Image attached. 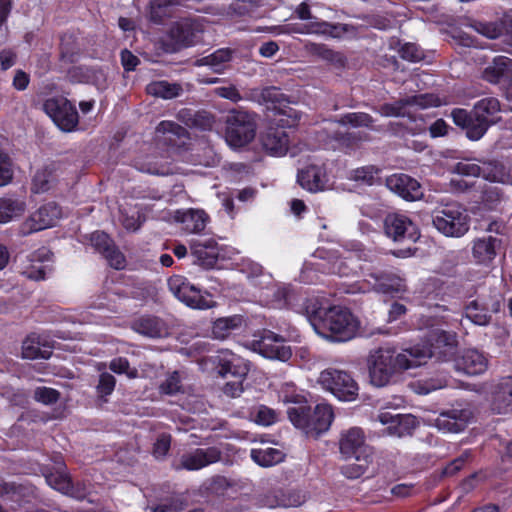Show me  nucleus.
Here are the masks:
<instances>
[{"label":"nucleus","mask_w":512,"mask_h":512,"mask_svg":"<svg viewBox=\"0 0 512 512\" xmlns=\"http://www.w3.org/2000/svg\"><path fill=\"white\" fill-rule=\"evenodd\" d=\"M429 345H414L395 354L391 348L380 347L372 350L367 358L369 379L376 387L386 386L399 370H407L424 364L432 356L441 357L446 349L455 345V335L439 328L428 335Z\"/></svg>","instance_id":"nucleus-1"},{"label":"nucleus","mask_w":512,"mask_h":512,"mask_svg":"<svg viewBox=\"0 0 512 512\" xmlns=\"http://www.w3.org/2000/svg\"><path fill=\"white\" fill-rule=\"evenodd\" d=\"M280 397L284 403L298 404L288 408L287 414L291 423L305 434L317 437L329 429L334 417L331 405L318 404L312 412L310 407L303 404L304 397L296 393L292 384H286L281 389Z\"/></svg>","instance_id":"nucleus-2"},{"label":"nucleus","mask_w":512,"mask_h":512,"mask_svg":"<svg viewBox=\"0 0 512 512\" xmlns=\"http://www.w3.org/2000/svg\"><path fill=\"white\" fill-rule=\"evenodd\" d=\"M360 321L348 309L332 306L320 322H315L314 331L323 339L331 342H346L357 336Z\"/></svg>","instance_id":"nucleus-3"},{"label":"nucleus","mask_w":512,"mask_h":512,"mask_svg":"<svg viewBox=\"0 0 512 512\" xmlns=\"http://www.w3.org/2000/svg\"><path fill=\"white\" fill-rule=\"evenodd\" d=\"M434 227L444 236L460 238L470 228V217L467 210L458 203H447L433 212Z\"/></svg>","instance_id":"nucleus-4"},{"label":"nucleus","mask_w":512,"mask_h":512,"mask_svg":"<svg viewBox=\"0 0 512 512\" xmlns=\"http://www.w3.org/2000/svg\"><path fill=\"white\" fill-rule=\"evenodd\" d=\"M442 104L445 102L433 94H419L385 103L379 107L378 112L384 117H408L415 121L417 111Z\"/></svg>","instance_id":"nucleus-5"},{"label":"nucleus","mask_w":512,"mask_h":512,"mask_svg":"<svg viewBox=\"0 0 512 512\" xmlns=\"http://www.w3.org/2000/svg\"><path fill=\"white\" fill-rule=\"evenodd\" d=\"M318 383L340 401L351 402L358 396L357 382L350 373L344 370L327 368L320 373Z\"/></svg>","instance_id":"nucleus-6"},{"label":"nucleus","mask_w":512,"mask_h":512,"mask_svg":"<svg viewBox=\"0 0 512 512\" xmlns=\"http://www.w3.org/2000/svg\"><path fill=\"white\" fill-rule=\"evenodd\" d=\"M274 297L276 307H290L298 312L305 313L313 328L315 322H320L325 312L331 307L323 298L312 297L306 299L300 308H296L295 301L298 299V295L286 286L277 287L274 291Z\"/></svg>","instance_id":"nucleus-7"},{"label":"nucleus","mask_w":512,"mask_h":512,"mask_svg":"<svg viewBox=\"0 0 512 512\" xmlns=\"http://www.w3.org/2000/svg\"><path fill=\"white\" fill-rule=\"evenodd\" d=\"M453 171L461 176H482L485 180L491 182L512 185V166L506 168L503 164L498 162H482L479 164L474 160H463L454 166Z\"/></svg>","instance_id":"nucleus-8"},{"label":"nucleus","mask_w":512,"mask_h":512,"mask_svg":"<svg viewBox=\"0 0 512 512\" xmlns=\"http://www.w3.org/2000/svg\"><path fill=\"white\" fill-rule=\"evenodd\" d=\"M256 135V122L252 114L234 111L227 118L225 140L227 144L238 149L249 144Z\"/></svg>","instance_id":"nucleus-9"},{"label":"nucleus","mask_w":512,"mask_h":512,"mask_svg":"<svg viewBox=\"0 0 512 512\" xmlns=\"http://www.w3.org/2000/svg\"><path fill=\"white\" fill-rule=\"evenodd\" d=\"M168 286L178 300L191 308L205 310L215 305L208 293L202 292L183 276L174 275L170 277Z\"/></svg>","instance_id":"nucleus-10"},{"label":"nucleus","mask_w":512,"mask_h":512,"mask_svg":"<svg viewBox=\"0 0 512 512\" xmlns=\"http://www.w3.org/2000/svg\"><path fill=\"white\" fill-rule=\"evenodd\" d=\"M43 110L64 132H71L78 125V112L75 106L64 97L48 98L43 104Z\"/></svg>","instance_id":"nucleus-11"},{"label":"nucleus","mask_w":512,"mask_h":512,"mask_svg":"<svg viewBox=\"0 0 512 512\" xmlns=\"http://www.w3.org/2000/svg\"><path fill=\"white\" fill-rule=\"evenodd\" d=\"M339 451L343 459H355L358 462H367L372 454L371 448L365 442L363 430L358 427H351L341 432Z\"/></svg>","instance_id":"nucleus-12"},{"label":"nucleus","mask_w":512,"mask_h":512,"mask_svg":"<svg viewBox=\"0 0 512 512\" xmlns=\"http://www.w3.org/2000/svg\"><path fill=\"white\" fill-rule=\"evenodd\" d=\"M500 111V103L496 98L488 97L479 100L473 108L476 126L469 129V139L479 140L488 127L495 122L494 116Z\"/></svg>","instance_id":"nucleus-13"},{"label":"nucleus","mask_w":512,"mask_h":512,"mask_svg":"<svg viewBox=\"0 0 512 512\" xmlns=\"http://www.w3.org/2000/svg\"><path fill=\"white\" fill-rule=\"evenodd\" d=\"M62 216L60 207L55 203H47L32 213L21 225V232L28 235L57 224Z\"/></svg>","instance_id":"nucleus-14"},{"label":"nucleus","mask_w":512,"mask_h":512,"mask_svg":"<svg viewBox=\"0 0 512 512\" xmlns=\"http://www.w3.org/2000/svg\"><path fill=\"white\" fill-rule=\"evenodd\" d=\"M253 349L268 359L288 361L292 356L290 346L285 345L284 339L271 331H265L259 340L254 341Z\"/></svg>","instance_id":"nucleus-15"},{"label":"nucleus","mask_w":512,"mask_h":512,"mask_svg":"<svg viewBox=\"0 0 512 512\" xmlns=\"http://www.w3.org/2000/svg\"><path fill=\"white\" fill-rule=\"evenodd\" d=\"M385 233L394 241L409 239L416 241L419 238L417 226L405 215L389 214L384 221Z\"/></svg>","instance_id":"nucleus-16"},{"label":"nucleus","mask_w":512,"mask_h":512,"mask_svg":"<svg viewBox=\"0 0 512 512\" xmlns=\"http://www.w3.org/2000/svg\"><path fill=\"white\" fill-rule=\"evenodd\" d=\"M218 373L222 377L228 375L235 379H244L250 370V362L241 356L229 351L222 350L216 356Z\"/></svg>","instance_id":"nucleus-17"},{"label":"nucleus","mask_w":512,"mask_h":512,"mask_svg":"<svg viewBox=\"0 0 512 512\" xmlns=\"http://www.w3.org/2000/svg\"><path fill=\"white\" fill-rule=\"evenodd\" d=\"M367 284L359 288L361 292H367L370 289L377 292L396 296L406 291V285L402 278L392 274L371 273L369 279L365 280Z\"/></svg>","instance_id":"nucleus-18"},{"label":"nucleus","mask_w":512,"mask_h":512,"mask_svg":"<svg viewBox=\"0 0 512 512\" xmlns=\"http://www.w3.org/2000/svg\"><path fill=\"white\" fill-rule=\"evenodd\" d=\"M381 424L387 426L386 432L391 436L403 437L411 434L416 427V418L410 414H399L391 411H381L378 414Z\"/></svg>","instance_id":"nucleus-19"},{"label":"nucleus","mask_w":512,"mask_h":512,"mask_svg":"<svg viewBox=\"0 0 512 512\" xmlns=\"http://www.w3.org/2000/svg\"><path fill=\"white\" fill-rule=\"evenodd\" d=\"M298 182L310 192L326 190L330 187V178L325 164H310L298 172Z\"/></svg>","instance_id":"nucleus-20"},{"label":"nucleus","mask_w":512,"mask_h":512,"mask_svg":"<svg viewBox=\"0 0 512 512\" xmlns=\"http://www.w3.org/2000/svg\"><path fill=\"white\" fill-rule=\"evenodd\" d=\"M172 218L181 226V230L188 234L201 233L209 222V216L204 210L194 208L176 210Z\"/></svg>","instance_id":"nucleus-21"},{"label":"nucleus","mask_w":512,"mask_h":512,"mask_svg":"<svg viewBox=\"0 0 512 512\" xmlns=\"http://www.w3.org/2000/svg\"><path fill=\"white\" fill-rule=\"evenodd\" d=\"M221 455L217 447L197 448L181 456L179 468L199 470L220 461Z\"/></svg>","instance_id":"nucleus-22"},{"label":"nucleus","mask_w":512,"mask_h":512,"mask_svg":"<svg viewBox=\"0 0 512 512\" xmlns=\"http://www.w3.org/2000/svg\"><path fill=\"white\" fill-rule=\"evenodd\" d=\"M52 253L46 247H41L28 256V265L23 274L32 280H43L52 271Z\"/></svg>","instance_id":"nucleus-23"},{"label":"nucleus","mask_w":512,"mask_h":512,"mask_svg":"<svg viewBox=\"0 0 512 512\" xmlns=\"http://www.w3.org/2000/svg\"><path fill=\"white\" fill-rule=\"evenodd\" d=\"M386 185L392 192L409 201L418 200L423 195L420 183L406 174L389 176L386 179Z\"/></svg>","instance_id":"nucleus-24"},{"label":"nucleus","mask_w":512,"mask_h":512,"mask_svg":"<svg viewBox=\"0 0 512 512\" xmlns=\"http://www.w3.org/2000/svg\"><path fill=\"white\" fill-rule=\"evenodd\" d=\"M455 368L467 375H480L488 368V358L476 349H468L456 359Z\"/></svg>","instance_id":"nucleus-25"},{"label":"nucleus","mask_w":512,"mask_h":512,"mask_svg":"<svg viewBox=\"0 0 512 512\" xmlns=\"http://www.w3.org/2000/svg\"><path fill=\"white\" fill-rule=\"evenodd\" d=\"M90 241L95 249L104 255L110 266L115 269H122L124 267L125 259L123 254L115 248L112 240L106 233L96 231L91 234Z\"/></svg>","instance_id":"nucleus-26"},{"label":"nucleus","mask_w":512,"mask_h":512,"mask_svg":"<svg viewBox=\"0 0 512 512\" xmlns=\"http://www.w3.org/2000/svg\"><path fill=\"white\" fill-rule=\"evenodd\" d=\"M501 241L493 236H483L472 241L471 253L479 265L488 266L496 257Z\"/></svg>","instance_id":"nucleus-27"},{"label":"nucleus","mask_w":512,"mask_h":512,"mask_svg":"<svg viewBox=\"0 0 512 512\" xmlns=\"http://www.w3.org/2000/svg\"><path fill=\"white\" fill-rule=\"evenodd\" d=\"M490 403L496 413H506L512 409V379L502 378L492 385Z\"/></svg>","instance_id":"nucleus-28"},{"label":"nucleus","mask_w":512,"mask_h":512,"mask_svg":"<svg viewBox=\"0 0 512 512\" xmlns=\"http://www.w3.org/2000/svg\"><path fill=\"white\" fill-rule=\"evenodd\" d=\"M260 140L263 148L273 156H284L288 151L289 137L283 128L269 127Z\"/></svg>","instance_id":"nucleus-29"},{"label":"nucleus","mask_w":512,"mask_h":512,"mask_svg":"<svg viewBox=\"0 0 512 512\" xmlns=\"http://www.w3.org/2000/svg\"><path fill=\"white\" fill-rule=\"evenodd\" d=\"M132 329L150 338H163L169 333L165 323L152 316H142L136 319L132 324Z\"/></svg>","instance_id":"nucleus-30"},{"label":"nucleus","mask_w":512,"mask_h":512,"mask_svg":"<svg viewBox=\"0 0 512 512\" xmlns=\"http://www.w3.org/2000/svg\"><path fill=\"white\" fill-rule=\"evenodd\" d=\"M59 177V168L50 163L38 169L33 177L31 189L34 193H44L50 190Z\"/></svg>","instance_id":"nucleus-31"},{"label":"nucleus","mask_w":512,"mask_h":512,"mask_svg":"<svg viewBox=\"0 0 512 512\" xmlns=\"http://www.w3.org/2000/svg\"><path fill=\"white\" fill-rule=\"evenodd\" d=\"M199 32L198 25L185 21L173 27L170 35L175 45L180 48L193 46L200 41Z\"/></svg>","instance_id":"nucleus-32"},{"label":"nucleus","mask_w":512,"mask_h":512,"mask_svg":"<svg viewBox=\"0 0 512 512\" xmlns=\"http://www.w3.org/2000/svg\"><path fill=\"white\" fill-rule=\"evenodd\" d=\"M44 476L48 485L53 489L63 494L73 495L71 480L66 473L64 463L61 461H56L54 471H45Z\"/></svg>","instance_id":"nucleus-33"},{"label":"nucleus","mask_w":512,"mask_h":512,"mask_svg":"<svg viewBox=\"0 0 512 512\" xmlns=\"http://www.w3.org/2000/svg\"><path fill=\"white\" fill-rule=\"evenodd\" d=\"M51 346L48 345L41 336L36 334L29 335L22 345V356L26 359L43 358L48 359L51 356Z\"/></svg>","instance_id":"nucleus-34"},{"label":"nucleus","mask_w":512,"mask_h":512,"mask_svg":"<svg viewBox=\"0 0 512 512\" xmlns=\"http://www.w3.org/2000/svg\"><path fill=\"white\" fill-rule=\"evenodd\" d=\"M233 58V51L222 48L195 61L196 66H208L215 73H223Z\"/></svg>","instance_id":"nucleus-35"},{"label":"nucleus","mask_w":512,"mask_h":512,"mask_svg":"<svg viewBox=\"0 0 512 512\" xmlns=\"http://www.w3.org/2000/svg\"><path fill=\"white\" fill-rule=\"evenodd\" d=\"M243 318L240 315L222 317L216 319L211 328V336L217 340H225L230 337L234 331L242 327Z\"/></svg>","instance_id":"nucleus-36"},{"label":"nucleus","mask_w":512,"mask_h":512,"mask_svg":"<svg viewBox=\"0 0 512 512\" xmlns=\"http://www.w3.org/2000/svg\"><path fill=\"white\" fill-rule=\"evenodd\" d=\"M511 73L512 59L498 56L484 69L483 78L490 83H498L501 79L510 76Z\"/></svg>","instance_id":"nucleus-37"},{"label":"nucleus","mask_w":512,"mask_h":512,"mask_svg":"<svg viewBox=\"0 0 512 512\" xmlns=\"http://www.w3.org/2000/svg\"><path fill=\"white\" fill-rule=\"evenodd\" d=\"M467 413L457 411L443 413L437 419V427L443 432L458 433L464 430L467 425Z\"/></svg>","instance_id":"nucleus-38"},{"label":"nucleus","mask_w":512,"mask_h":512,"mask_svg":"<svg viewBox=\"0 0 512 512\" xmlns=\"http://www.w3.org/2000/svg\"><path fill=\"white\" fill-rule=\"evenodd\" d=\"M252 460L262 467H270L284 460L285 453L279 448H254L250 452Z\"/></svg>","instance_id":"nucleus-39"},{"label":"nucleus","mask_w":512,"mask_h":512,"mask_svg":"<svg viewBox=\"0 0 512 512\" xmlns=\"http://www.w3.org/2000/svg\"><path fill=\"white\" fill-rule=\"evenodd\" d=\"M26 210V203L17 198H0V223L4 224L21 216Z\"/></svg>","instance_id":"nucleus-40"},{"label":"nucleus","mask_w":512,"mask_h":512,"mask_svg":"<svg viewBox=\"0 0 512 512\" xmlns=\"http://www.w3.org/2000/svg\"><path fill=\"white\" fill-rule=\"evenodd\" d=\"M146 90L148 94L164 99L175 98L182 92V88L179 84L169 83L167 81L152 82L147 86Z\"/></svg>","instance_id":"nucleus-41"},{"label":"nucleus","mask_w":512,"mask_h":512,"mask_svg":"<svg viewBox=\"0 0 512 512\" xmlns=\"http://www.w3.org/2000/svg\"><path fill=\"white\" fill-rule=\"evenodd\" d=\"M465 317L479 326H486L491 320V316L487 314L485 308L477 300L471 301L466 306Z\"/></svg>","instance_id":"nucleus-42"},{"label":"nucleus","mask_w":512,"mask_h":512,"mask_svg":"<svg viewBox=\"0 0 512 512\" xmlns=\"http://www.w3.org/2000/svg\"><path fill=\"white\" fill-rule=\"evenodd\" d=\"M380 170L373 165L363 166L352 170L349 178L356 182L373 185L378 178Z\"/></svg>","instance_id":"nucleus-43"},{"label":"nucleus","mask_w":512,"mask_h":512,"mask_svg":"<svg viewBox=\"0 0 512 512\" xmlns=\"http://www.w3.org/2000/svg\"><path fill=\"white\" fill-rule=\"evenodd\" d=\"M373 122L372 117L363 112H353L341 117L340 123L351 127H368Z\"/></svg>","instance_id":"nucleus-44"},{"label":"nucleus","mask_w":512,"mask_h":512,"mask_svg":"<svg viewBox=\"0 0 512 512\" xmlns=\"http://www.w3.org/2000/svg\"><path fill=\"white\" fill-rule=\"evenodd\" d=\"M109 368L116 374H125L129 379L138 377V370L131 368L129 361L124 357H117L111 360Z\"/></svg>","instance_id":"nucleus-45"},{"label":"nucleus","mask_w":512,"mask_h":512,"mask_svg":"<svg viewBox=\"0 0 512 512\" xmlns=\"http://www.w3.org/2000/svg\"><path fill=\"white\" fill-rule=\"evenodd\" d=\"M454 123L466 130V135L469 138V129L476 126L474 113L471 115L465 109H454L451 113Z\"/></svg>","instance_id":"nucleus-46"},{"label":"nucleus","mask_w":512,"mask_h":512,"mask_svg":"<svg viewBox=\"0 0 512 512\" xmlns=\"http://www.w3.org/2000/svg\"><path fill=\"white\" fill-rule=\"evenodd\" d=\"M253 417L254 421L262 426H270L278 421V413L264 405L256 408Z\"/></svg>","instance_id":"nucleus-47"},{"label":"nucleus","mask_w":512,"mask_h":512,"mask_svg":"<svg viewBox=\"0 0 512 512\" xmlns=\"http://www.w3.org/2000/svg\"><path fill=\"white\" fill-rule=\"evenodd\" d=\"M330 266L327 271L333 274H339L341 276H348L350 274V266L353 264L352 258L341 259L336 256L330 257Z\"/></svg>","instance_id":"nucleus-48"},{"label":"nucleus","mask_w":512,"mask_h":512,"mask_svg":"<svg viewBox=\"0 0 512 512\" xmlns=\"http://www.w3.org/2000/svg\"><path fill=\"white\" fill-rule=\"evenodd\" d=\"M162 394L173 395L181 390V379L178 372L169 374L166 379L159 386Z\"/></svg>","instance_id":"nucleus-49"},{"label":"nucleus","mask_w":512,"mask_h":512,"mask_svg":"<svg viewBox=\"0 0 512 512\" xmlns=\"http://www.w3.org/2000/svg\"><path fill=\"white\" fill-rule=\"evenodd\" d=\"M311 53L318 56L319 58L330 62V63H340L342 62L341 55L333 50L327 48L325 45L320 44H312L310 48Z\"/></svg>","instance_id":"nucleus-50"},{"label":"nucleus","mask_w":512,"mask_h":512,"mask_svg":"<svg viewBox=\"0 0 512 512\" xmlns=\"http://www.w3.org/2000/svg\"><path fill=\"white\" fill-rule=\"evenodd\" d=\"M34 398L40 403L50 405L58 401L59 392L53 388L38 387L34 391Z\"/></svg>","instance_id":"nucleus-51"},{"label":"nucleus","mask_w":512,"mask_h":512,"mask_svg":"<svg viewBox=\"0 0 512 512\" xmlns=\"http://www.w3.org/2000/svg\"><path fill=\"white\" fill-rule=\"evenodd\" d=\"M476 32L484 35L487 38L495 39L499 37L502 33V29L496 23H483L477 22L472 25Z\"/></svg>","instance_id":"nucleus-52"},{"label":"nucleus","mask_w":512,"mask_h":512,"mask_svg":"<svg viewBox=\"0 0 512 512\" xmlns=\"http://www.w3.org/2000/svg\"><path fill=\"white\" fill-rule=\"evenodd\" d=\"M13 177L12 163L8 155L0 152V186L8 184Z\"/></svg>","instance_id":"nucleus-53"},{"label":"nucleus","mask_w":512,"mask_h":512,"mask_svg":"<svg viewBox=\"0 0 512 512\" xmlns=\"http://www.w3.org/2000/svg\"><path fill=\"white\" fill-rule=\"evenodd\" d=\"M401 58L411 61L418 62L423 58L422 50L413 43H405L399 50Z\"/></svg>","instance_id":"nucleus-54"},{"label":"nucleus","mask_w":512,"mask_h":512,"mask_svg":"<svg viewBox=\"0 0 512 512\" xmlns=\"http://www.w3.org/2000/svg\"><path fill=\"white\" fill-rule=\"evenodd\" d=\"M339 30H346V26H334L326 22L309 25L308 32L328 34L333 37L339 36Z\"/></svg>","instance_id":"nucleus-55"},{"label":"nucleus","mask_w":512,"mask_h":512,"mask_svg":"<svg viewBox=\"0 0 512 512\" xmlns=\"http://www.w3.org/2000/svg\"><path fill=\"white\" fill-rule=\"evenodd\" d=\"M116 385V379L113 375L103 372L100 375L97 390L102 396L110 395Z\"/></svg>","instance_id":"nucleus-56"},{"label":"nucleus","mask_w":512,"mask_h":512,"mask_svg":"<svg viewBox=\"0 0 512 512\" xmlns=\"http://www.w3.org/2000/svg\"><path fill=\"white\" fill-rule=\"evenodd\" d=\"M369 461H370V458L368 459L367 462L361 461L362 463H359V464L345 465L341 468V472L345 477H347L349 479H356L365 473Z\"/></svg>","instance_id":"nucleus-57"},{"label":"nucleus","mask_w":512,"mask_h":512,"mask_svg":"<svg viewBox=\"0 0 512 512\" xmlns=\"http://www.w3.org/2000/svg\"><path fill=\"white\" fill-rule=\"evenodd\" d=\"M171 444V437L167 434H162L158 437L157 441L154 444V456L156 458H162L164 457L170 448Z\"/></svg>","instance_id":"nucleus-58"},{"label":"nucleus","mask_w":512,"mask_h":512,"mask_svg":"<svg viewBox=\"0 0 512 512\" xmlns=\"http://www.w3.org/2000/svg\"><path fill=\"white\" fill-rule=\"evenodd\" d=\"M214 92L219 97L228 99L233 102H238L242 99L239 91L234 85L217 87L215 88Z\"/></svg>","instance_id":"nucleus-59"},{"label":"nucleus","mask_w":512,"mask_h":512,"mask_svg":"<svg viewBox=\"0 0 512 512\" xmlns=\"http://www.w3.org/2000/svg\"><path fill=\"white\" fill-rule=\"evenodd\" d=\"M156 131L157 133H171L177 136H182L185 129L172 121H162L158 124Z\"/></svg>","instance_id":"nucleus-60"},{"label":"nucleus","mask_w":512,"mask_h":512,"mask_svg":"<svg viewBox=\"0 0 512 512\" xmlns=\"http://www.w3.org/2000/svg\"><path fill=\"white\" fill-rule=\"evenodd\" d=\"M191 251H192V254L200 261H202L203 263H206V264H211L212 261L215 259V258H211L209 255H207L206 253H209V251H207L205 248L202 247V243L200 241H194L191 246Z\"/></svg>","instance_id":"nucleus-61"},{"label":"nucleus","mask_w":512,"mask_h":512,"mask_svg":"<svg viewBox=\"0 0 512 512\" xmlns=\"http://www.w3.org/2000/svg\"><path fill=\"white\" fill-rule=\"evenodd\" d=\"M136 167L141 172H145L152 175H166L168 173V169L164 166H158L155 163H137Z\"/></svg>","instance_id":"nucleus-62"},{"label":"nucleus","mask_w":512,"mask_h":512,"mask_svg":"<svg viewBox=\"0 0 512 512\" xmlns=\"http://www.w3.org/2000/svg\"><path fill=\"white\" fill-rule=\"evenodd\" d=\"M121 62L125 70L131 71L136 68L139 63V59L130 51L124 50L121 52Z\"/></svg>","instance_id":"nucleus-63"},{"label":"nucleus","mask_w":512,"mask_h":512,"mask_svg":"<svg viewBox=\"0 0 512 512\" xmlns=\"http://www.w3.org/2000/svg\"><path fill=\"white\" fill-rule=\"evenodd\" d=\"M183 508V504L180 501H173L156 506L153 512H181Z\"/></svg>","instance_id":"nucleus-64"}]
</instances>
